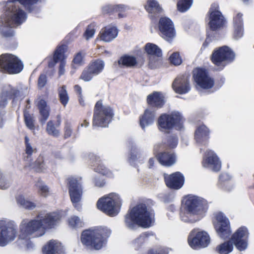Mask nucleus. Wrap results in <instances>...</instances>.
I'll return each mask as SVG.
<instances>
[{
    "label": "nucleus",
    "mask_w": 254,
    "mask_h": 254,
    "mask_svg": "<svg viewBox=\"0 0 254 254\" xmlns=\"http://www.w3.org/2000/svg\"><path fill=\"white\" fill-rule=\"evenodd\" d=\"M62 214L58 211L46 213L39 219H23L19 225L18 238L25 240L30 237H40L48 230L56 228L60 223Z\"/></svg>",
    "instance_id": "f257e3e1"
},
{
    "label": "nucleus",
    "mask_w": 254,
    "mask_h": 254,
    "mask_svg": "<svg viewBox=\"0 0 254 254\" xmlns=\"http://www.w3.org/2000/svg\"><path fill=\"white\" fill-rule=\"evenodd\" d=\"M155 221V212L151 206L145 202L137 204L125 216L126 226L133 229L138 225L142 228L151 227Z\"/></svg>",
    "instance_id": "f03ea898"
},
{
    "label": "nucleus",
    "mask_w": 254,
    "mask_h": 254,
    "mask_svg": "<svg viewBox=\"0 0 254 254\" xmlns=\"http://www.w3.org/2000/svg\"><path fill=\"white\" fill-rule=\"evenodd\" d=\"M111 231L106 228L96 227L84 230L81 233L82 245L90 250H100L106 244Z\"/></svg>",
    "instance_id": "7ed1b4c3"
},
{
    "label": "nucleus",
    "mask_w": 254,
    "mask_h": 254,
    "mask_svg": "<svg viewBox=\"0 0 254 254\" xmlns=\"http://www.w3.org/2000/svg\"><path fill=\"white\" fill-rule=\"evenodd\" d=\"M182 207L185 214L190 216H196L197 221L205 215L208 205L205 200L198 196L189 194L184 197Z\"/></svg>",
    "instance_id": "20e7f679"
},
{
    "label": "nucleus",
    "mask_w": 254,
    "mask_h": 254,
    "mask_svg": "<svg viewBox=\"0 0 254 254\" xmlns=\"http://www.w3.org/2000/svg\"><path fill=\"white\" fill-rule=\"evenodd\" d=\"M114 111L110 106L105 105L102 100L96 102L94 107L92 119L93 127H107L112 121Z\"/></svg>",
    "instance_id": "39448f33"
},
{
    "label": "nucleus",
    "mask_w": 254,
    "mask_h": 254,
    "mask_svg": "<svg viewBox=\"0 0 254 254\" xmlns=\"http://www.w3.org/2000/svg\"><path fill=\"white\" fill-rule=\"evenodd\" d=\"M96 205L99 210L113 217L118 214L122 205V200L118 194L110 193L100 198Z\"/></svg>",
    "instance_id": "423d86ee"
},
{
    "label": "nucleus",
    "mask_w": 254,
    "mask_h": 254,
    "mask_svg": "<svg viewBox=\"0 0 254 254\" xmlns=\"http://www.w3.org/2000/svg\"><path fill=\"white\" fill-rule=\"evenodd\" d=\"M185 119L178 112L161 114L158 119L159 129L161 131L170 130L173 128L180 130L184 127Z\"/></svg>",
    "instance_id": "0eeeda50"
},
{
    "label": "nucleus",
    "mask_w": 254,
    "mask_h": 254,
    "mask_svg": "<svg viewBox=\"0 0 254 254\" xmlns=\"http://www.w3.org/2000/svg\"><path fill=\"white\" fill-rule=\"evenodd\" d=\"M1 20L7 27L20 25L27 19L26 13L19 6L11 4L6 7L5 12L1 15Z\"/></svg>",
    "instance_id": "6e6552de"
},
{
    "label": "nucleus",
    "mask_w": 254,
    "mask_h": 254,
    "mask_svg": "<svg viewBox=\"0 0 254 254\" xmlns=\"http://www.w3.org/2000/svg\"><path fill=\"white\" fill-rule=\"evenodd\" d=\"M235 58L234 51L227 46L215 48L210 56L211 62L220 69H223L228 64L233 62Z\"/></svg>",
    "instance_id": "1a4fd4ad"
},
{
    "label": "nucleus",
    "mask_w": 254,
    "mask_h": 254,
    "mask_svg": "<svg viewBox=\"0 0 254 254\" xmlns=\"http://www.w3.org/2000/svg\"><path fill=\"white\" fill-rule=\"evenodd\" d=\"M23 68L22 61L15 55L5 53L0 55V71L2 73L15 74Z\"/></svg>",
    "instance_id": "9d476101"
},
{
    "label": "nucleus",
    "mask_w": 254,
    "mask_h": 254,
    "mask_svg": "<svg viewBox=\"0 0 254 254\" xmlns=\"http://www.w3.org/2000/svg\"><path fill=\"white\" fill-rule=\"evenodd\" d=\"M207 15L209 20L208 24L211 31H218L226 26V19L220 11L217 3L214 2L211 4Z\"/></svg>",
    "instance_id": "9b49d317"
},
{
    "label": "nucleus",
    "mask_w": 254,
    "mask_h": 254,
    "mask_svg": "<svg viewBox=\"0 0 254 254\" xmlns=\"http://www.w3.org/2000/svg\"><path fill=\"white\" fill-rule=\"evenodd\" d=\"M188 242L190 246L194 250L204 248L209 244L210 240L209 235L199 229H192L189 234Z\"/></svg>",
    "instance_id": "f8f14e48"
},
{
    "label": "nucleus",
    "mask_w": 254,
    "mask_h": 254,
    "mask_svg": "<svg viewBox=\"0 0 254 254\" xmlns=\"http://www.w3.org/2000/svg\"><path fill=\"white\" fill-rule=\"evenodd\" d=\"M158 34L165 40L171 42L176 36L175 26L169 17H160L157 23Z\"/></svg>",
    "instance_id": "ddd939ff"
},
{
    "label": "nucleus",
    "mask_w": 254,
    "mask_h": 254,
    "mask_svg": "<svg viewBox=\"0 0 254 254\" xmlns=\"http://www.w3.org/2000/svg\"><path fill=\"white\" fill-rule=\"evenodd\" d=\"M105 67L104 61L101 59L92 60L83 69L79 78L85 82L91 81L94 76L101 73Z\"/></svg>",
    "instance_id": "4468645a"
},
{
    "label": "nucleus",
    "mask_w": 254,
    "mask_h": 254,
    "mask_svg": "<svg viewBox=\"0 0 254 254\" xmlns=\"http://www.w3.org/2000/svg\"><path fill=\"white\" fill-rule=\"evenodd\" d=\"M214 229L218 236L223 239H226L231 235L232 231L229 220L222 213L215 215V221L213 222Z\"/></svg>",
    "instance_id": "2eb2a0df"
},
{
    "label": "nucleus",
    "mask_w": 254,
    "mask_h": 254,
    "mask_svg": "<svg viewBox=\"0 0 254 254\" xmlns=\"http://www.w3.org/2000/svg\"><path fill=\"white\" fill-rule=\"evenodd\" d=\"M192 77L196 85L202 89H209L214 86V80L205 68L196 67L194 69Z\"/></svg>",
    "instance_id": "dca6fc26"
},
{
    "label": "nucleus",
    "mask_w": 254,
    "mask_h": 254,
    "mask_svg": "<svg viewBox=\"0 0 254 254\" xmlns=\"http://www.w3.org/2000/svg\"><path fill=\"white\" fill-rule=\"evenodd\" d=\"M68 187L69 196L73 205L77 210H80L81 205L80 201L83 193L80 183L75 178H68Z\"/></svg>",
    "instance_id": "f3484780"
},
{
    "label": "nucleus",
    "mask_w": 254,
    "mask_h": 254,
    "mask_svg": "<svg viewBox=\"0 0 254 254\" xmlns=\"http://www.w3.org/2000/svg\"><path fill=\"white\" fill-rule=\"evenodd\" d=\"M17 236L16 226L10 222L0 220V246H6Z\"/></svg>",
    "instance_id": "a211bd4d"
},
{
    "label": "nucleus",
    "mask_w": 254,
    "mask_h": 254,
    "mask_svg": "<svg viewBox=\"0 0 254 254\" xmlns=\"http://www.w3.org/2000/svg\"><path fill=\"white\" fill-rule=\"evenodd\" d=\"M249 233L247 227L239 228L232 235L231 241L239 251H245L248 247Z\"/></svg>",
    "instance_id": "6ab92c4d"
},
{
    "label": "nucleus",
    "mask_w": 254,
    "mask_h": 254,
    "mask_svg": "<svg viewBox=\"0 0 254 254\" xmlns=\"http://www.w3.org/2000/svg\"><path fill=\"white\" fill-rule=\"evenodd\" d=\"M163 177L166 186L172 190L180 189L185 183L184 176L180 172H176L169 175L164 174Z\"/></svg>",
    "instance_id": "aec40b11"
},
{
    "label": "nucleus",
    "mask_w": 254,
    "mask_h": 254,
    "mask_svg": "<svg viewBox=\"0 0 254 254\" xmlns=\"http://www.w3.org/2000/svg\"><path fill=\"white\" fill-rule=\"evenodd\" d=\"M204 168H210L215 172L221 168V162L216 154L211 150L206 151L201 162Z\"/></svg>",
    "instance_id": "412c9836"
},
{
    "label": "nucleus",
    "mask_w": 254,
    "mask_h": 254,
    "mask_svg": "<svg viewBox=\"0 0 254 254\" xmlns=\"http://www.w3.org/2000/svg\"><path fill=\"white\" fill-rule=\"evenodd\" d=\"M68 49V46L66 44H62L57 46L53 55V61L56 64L60 63L59 67V75H63L64 72V67L65 65V59L66 56L65 53Z\"/></svg>",
    "instance_id": "4be33fe9"
},
{
    "label": "nucleus",
    "mask_w": 254,
    "mask_h": 254,
    "mask_svg": "<svg viewBox=\"0 0 254 254\" xmlns=\"http://www.w3.org/2000/svg\"><path fill=\"white\" fill-rule=\"evenodd\" d=\"M172 87L176 93L184 94L188 93L190 89L189 76L184 74L177 76Z\"/></svg>",
    "instance_id": "5701e85b"
},
{
    "label": "nucleus",
    "mask_w": 254,
    "mask_h": 254,
    "mask_svg": "<svg viewBox=\"0 0 254 254\" xmlns=\"http://www.w3.org/2000/svg\"><path fill=\"white\" fill-rule=\"evenodd\" d=\"M144 8L148 13V17L151 21L155 23L163 12V8L156 0H147Z\"/></svg>",
    "instance_id": "b1692460"
},
{
    "label": "nucleus",
    "mask_w": 254,
    "mask_h": 254,
    "mask_svg": "<svg viewBox=\"0 0 254 254\" xmlns=\"http://www.w3.org/2000/svg\"><path fill=\"white\" fill-rule=\"evenodd\" d=\"M146 102L153 109H160L165 104V97L160 92L153 91L147 96Z\"/></svg>",
    "instance_id": "393cba45"
},
{
    "label": "nucleus",
    "mask_w": 254,
    "mask_h": 254,
    "mask_svg": "<svg viewBox=\"0 0 254 254\" xmlns=\"http://www.w3.org/2000/svg\"><path fill=\"white\" fill-rule=\"evenodd\" d=\"M155 157L162 166L170 167L176 162V155L174 151L165 150L158 152Z\"/></svg>",
    "instance_id": "a878e982"
},
{
    "label": "nucleus",
    "mask_w": 254,
    "mask_h": 254,
    "mask_svg": "<svg viewBox=\"0 0 254 254\" xmlns=\"http://www.w3.org/2000/svg\"><path fill=\"white\" fill-rule=\"evenodd\" d=\"M91 165L94 167L95 172L106 177H111L112 175V172L107 168L102 162L100 157L94 154L89 155Z\"/></svg>",
    "instance_id": "bb28decb"
},
{
    "label": "nucleus",
    "mask_w": 254,
    "mask_h": 254,
    "mask_svg": "<svg viewBox=\"0 0 254 254\" xmlns=\"http://www.w3.org/2000/svg\"><path fill=\"white\" fill-rule=\"evenodd\" d=\"M42 252L44 254H65L63 246L57 240H51L43 247Z\"/></svg>",
    "instance_id": "cd10ccee"
},
{
    "label": "nucleus",
    "mask_w": 254,
    "mask_h": 254,
    "mask_svg": "<svg viewBox=\"0 0 254 254\" xmlns=\"http://www.w3.org/2000/svg\"><path fill=\"white\" fill-rule=\"evenodd\" d=\"M61 117L58 115L56 120H50L47 124L46 130L47 133L51 136L58 137L60 134L59 129L61 125Z\"/></svg>",
    "instance_id": "c85d7f7f"
},
{
    "label": "nucleus",
    "mask_w": 254,
    "mask_h": 254,
    "mask_svg": "<svg viewBox=\"0 0 254 254\" xmlns=\"http://www.w3.org/2000/svg\"><path fill=\"white\" fill-rule=\"evenodd\" d=\"M210 131L208 128L204 125L197 127L194 132V139L198 143H207L209 138Z\"/></svg>",
    "instance_id": "c756f323"
},
{
    "label": "nucleus",
    "mask_w": 254,
    "mask_h": 254,
    "mask_svg": "<svg viewBox=\"0 0 254 254\" xmlns=\"http://www.w3.org/2000/svg\"><path fill=\"white\" fill-rule=\"evenodd\" d=\"M36 106L40 115L39 122L42 124H45L50 116V107L48 105L47 101L43 99H39Z\"/></svg>",
    "instance_id": "7c9ffc66"
},
{
    "label": "nucleus",
    "mask_w": 254,
    "mask_h": 254,
    "mask_svg": "<svg viewBox=\"0 0 254 254\" xmlns=\"http://www.w3.org/2000/svg\"><path fill=\"white\" fill-rule=\"evenodd\" d=\"M155 118V112L150 109H146L139 117V125L144 130L146 127L152 124Z\"/></svg>",
    "instance_id": "2f4dec72"
},
{
    "label": "nucleus",
    "mask_w": 254,
    "mask_h": 254,
    "mask_svg": "<svg viewBox=\"0 0 254 254\" xmlns=\"http://www.w3.org/2000/svg\"><path fill=\"white\" fill-rule=\"evenodd\" d=\"M118 33V31L116 27L106 26L101 29L99 36L101 40L110 42L117 37Z\"/></svg>",
    "instance_id": "473e14b6"
},
{
    "label": "nucleus",
    "mask_w": 254,
    "mask_h": 254,
    "mask_svg": "<svg viewBox=\"0 0 254 254\" xmlns=\"http://www.w3.org/2000/svg\"><path fill=\"white\" fill-rule=\"evenodd\" d=\"M125 10V7L123 5H106L102 8V12L103 14L111 15L115 13H118L119 18H123L125 15L122 13Z\"/></svg>",
    "instance_id": "72a5a7b5"
},
{
    "label": "nucleus",
    "mask_w": 254,
    "mask_h": 254,
    "mask_svg": "<svg viewBox=\"0 0 254 254\" xmlns=\"http://www.w3.org/2000/svg\"><path fill=\"white\" fill-rule=\"evenodd\" d=\"M144 50L149 56V61H151V56L159 58L161 57L162 55L161 49L157 45L153 43H148L146 44ZM151 62L149 61V65L151 66Z\"/></svg>",
    "instance_id": "f704fd0d"
},
{
    "label": "nucleus",
    "mask_w": 254,
    "mask_h": 254,
    "mask_svg": "<svg viewBox=\"0 0 254 254\" xmlns=\"http://www.w3.org/2000/svg\"><path fill=\"white\" fill-rule=\"evenodd\" d=\"M118 63L121 67H132L137 65L136 58L127 54L121 56L118 60Z\"/></svg>",
    "instance_id": "c9c22d12"
},
{
    "label": "nucleus",
    "mask_w": 254,
    "mask_h": 254,
    "mask_svg": "<svg viewBox=\"0 0 254 254\" xmlns=\"http://www.w3.org/2000/svg\"><path fill=\"white\" fill-rule=\"evenodd\" d=\"M58 94L59 100L61 104L65 107L69 100V97L66 90V86L63 85L59 87L58 89Z\"/></svg>",
    "instance_id": "e433bc0d"
},
{
    "label": "nucleus",
    "mask_w": 254,
    "mask_h": 254,
    "mask_svg": "<svg viewBox=\"0 0 254 254\" xmlns=\"http://www.w3.org/2000/svg\"><path fill=\"white\" fill-rule=\"evenodd\" d=\"M178 143L177 136L175 135H169L165 140L163 142L161 146L163 148L173 149L175 148Z\"/></svg>",
    "instance_id": "4c0bfd02"
},
{
    "label": "nucleus",
    "mask_w": 254,
    "mask_h": 254,
    "mask_svg": "<svg viewBox=\"0 0 254 254\" xmlns=\"http://www.w3.org/2000/svg\"><path fill=\"white\" fill-rule=\"evenodd\" d=\"M16 199L17 203L25 209L32 210L36 206L34 202L25 199L23 195H19L16 197Z\"/></svg>",
    "instance_id": "58836bf2"
},
{
    "label": "nucleus",
    "mask_w": 254,
    "mask_h": 254,
    "mask_svg": "<svg viewBox=\"0 0 254 254\" xmlns=\"http://www.w3.org/2000/svg\"><path fill=\"white\" fill-rule=\"evenodd\" d=\"M233 250V243L231 240L221 244L216 247V251L220 254H228Z\"/></svg>",
    "instance_id": "ea45409f"
},
{
    "label": "nucleus",
    "mask_w": 254,
    "mask_h": 254,
    "mask_svg": "<svg viewBox=\"0 0 254 254\" xmlns=\"http://www.w3.org/2000/svg\"><path fill=\"white\" fill-rule=\"evenodd\" d=\"M35 186L37 188V193L41 196L47 197L49 195V188L48 186L43 184L41 179H38Z\"/></svg>",
    "instance_id": "a19ab883"
},
{
    "label": "nucleus",
    "mask_w": 254,
    "mask_h": 254,
    "mask_svg": "<svg viewBox=\"0 0 254 254\" xmlns=\"http://www.w3.org/2000/svg\"><path fill=\"white\" fill-rule=\"evenodd\" d=\"M193 0H179L177 6L178 10L184 12L187 11L191 6Z\"/></svg>",
    "instance_id": "79ce46f5"
},
{
    "label": "nucleus",
    "mask_w": 254,
    "mask_h": 254,
    "mask_svg": "<svg viewBox=\"0 0 254 254\" xmlns=\"http://www.w3.org/2000/svg\"><path fill=\"white\" fill-rule=\"evenodd\" d=\"M24 121L26 127L31 130L35 128L33 116L28 111H24L23 113Z\"/></svg>",
    "instance_id": "37998d69"
},
{
    "label": "nucleus",
    "mask_w": 254,
    "mask_h": 254,
    "mask_svg": "<svg viewBox=\"0 0 254 254\" xmlns=\"http://www.w3.org/2000/svg\"><path fill=\"white\" fill-rule=\"evenodd\" d=\"M69 226L74 229L82 228L84 226V223L76 216H73L68 220Z\"/></svg>",
    "instance_id": "c03bdc74"
},
{
    "label": "nucleus",
    "mask_w": 254,
    "mask_h": 254,
    "mask_svg": "<svg viewBox=\"0 0 254 254\" xmlns=\"http://www.w3.org/2000/svg\"><path fill=\"white\" fill-rule=\"evenodd\" d=\"M41 0H18V1L22 4L25 9L29 12H32L34 8V5Z\"/></svg>",
    "instance_id": "a18cd8bd"
},
{
    "label": "nucleus",
    "mask_w": 254,
    "mask_h": 254,
    "mask_svg": "<svg viewBox=\"0 0 254 254\" xmlns=\"http://www.w3.org/2000/svg\"><path fill=\"white\" fill-rule=\"evenodd\" d=\"M152 235L153 233L151 232H143L134 240V243L138 245H141L144 243L150 236Z\"/></svg>",
    "instance_id": "49530a36"
},
{
    "label": "nucleus",
    "mask_w": 254,
    "mask_h": 254,
    "mask_svg": "<svg viewBox=\"0 0 254 254\" xmlns=\"http://www.w3.org/2000/svg\"><path fill=\"white\" fill-rule=\"evenodd\" d=\"M170 63L174 65H179L182 63V59L179 52H174L169 57Z\"/></svg>",
    "instance_id": "de8ad7c7"
},
{
    "label": "nucleus",
    "mask_w": 254,
    "mask_h": 254,
    "mask_svg": "<svg viewBox=\"0 0 254 254\" xmlns=\"http://www.w3.org/2000/svg\"><path fill=\"white\" fill-rule=\"evenodd\" d=\"M64 139L70 137L72 134V125L68 121H66L64 123Z\"/></svg>",
    "instance_id": "09e8293b"
},
{
    "label": "nucleus",
    "mask_w": 254,
    "mask_h": 254,
    "mask_svg": "<svg viewBox=\"0 0 254 254\" xmlns=\"http://www.w3.org/2000/svg\"><path fill=\"white\" fill-rule=\"evenodd\" d=\"M74 90L76 93L79 104L84 107L85 106V101L82 94V88L79 85H75L73 87Z\"/></svg>",
    "instance_id": "8fccbe9b"
},
{
    "label": "nucleus",
    "mask_w": 254,
    "mask_h": 254,
    "mask_svg": "<svg viewBox=\"0 0 254 254\" xmlns=\"http://www.w3.org/2000/svg\"><path fill=\"white\" fill-rule=\"evenodd\" d=\"M20 92L15 88H11L9 91L6 92V97L9 99L14 100L19 96Z\"/></svg>",
    "instance_id": "3c124183"
},
{
    "label": "nucleus",
    "mask_w": 254,
    "mask_h": 254,
    "mask_svg": "<svg viewBox=\"0 0 254 254\" xmlns=\"http://www.w3.org/2000/svg\"><path fill=\"white\" fill-rule=\"evenodd\" d=\"M95 32L94 25L92 24H90L88 25L86 28V31L84 33V36L86 39H89L93 36Z\"/></svg>",
    "instance_id": "603ef678"
},
{
    "label": "nucleus",
    "mask_w": 254,
    "mask_h": 254,
    "mask_svg": "<svg viewBox=\"0 0 254 254\" xmlns=\"http://www.w3.org/2000/svg\"><path fill=\"white\" fill-rule=\"evenodd\" d=\"M47 83V77L46 74H41L38 79L37 86L39 89H42Z\"/></svg>",
    "instance_id": "864d4df0"
},
{
    "label": "nucleus",
    "mask_w": 254,
    "mask_h": 254,
    "mask_svg": "<svg viewBox=\"0 0 254 254\" xmlns=\"http://www.w3.org/2000/svg\"><path fill=\"white\" fill-rule=\"evenodd\" d=\"M84 56L82 55V53L79 52L75 55L72 60V63L75 64L80 65L83 63Z\"/></svg>",
    "instance_id": "5fc2aeb1"
},
{
    "label": "nucleus",
    "mask_w": 254,
    "mask_h": 254,
    "mask_svg": "<svg viewBox=\"0 0 254 254\" xmlns=\"http://www.w3.org/2000/svg\"><path fill=\"white\" fill-rule=\"evenodd\" d=\"M24 141H25V153L27 154V156L28 157H31L33 152V148L30 145V143L29 142V139L28 136H25L24 137Z\"/></svg>",
    "instance_id": "6e6d98bb"
},
{
    "label": "nucleus",
    "mask_w": 254,
    "mask_h": 254,
    "mask_svg": "<svg viewBox=\"0 0 254 254\" xmlns=\"http://www.w3.org/2000/svg\"><path fill=\"white\" fill-rule=\"evenodd\" d=\"M147 254H168V253L166 249L160 247L156 249H152L148 250Z\"/></svg>",
    "instance_id": "4d7b16f0"
},
{
    "label": "nucleus",
    "mask_w": 254,
    "mask_h": 254,
    "mask_svg": "<svg viewBox=\"0 0 254 254\" xmlns=\"http://www.w3.org/2000/svg\"><path fill=\"white\" fill-rule=\"evenodd\" d=\"M34 169L37 172H42L44 169V161L37 159L34 164Z\"/></svg>",
    "instance_id": "13d9d810"
},
{
    "label": "nucleus",
    "mask_w": 254,
    "mask_h": 254,
    "mask_svg": "<svg viewBox=\"0 0 254 254\" xmlns=\"http://www.w3.org/2000/svg\"><path fill=\"white\" fill-rule=\"evenodd\" d=\"M242 14L238 13L234 18V26H243Z\"/></svg>",
    "instance_id": "bf43d9fd"
},
{
    "label": "nucleus",
    "mask_w": 254,
    "mask_h": 254,
    "mask_svg": "<svg viewBox=\"0 0 254 254\" xmlns=\"http://www.w3.org/2000/svg\"><path fill=\"white\" fill-rule=\"evenodd\" d=\"M2 36L5 38H9L13 36L14 32L13 30L8 28L5 30H2L1 32Z\"/></svg>",
    "instance_id": "052dcab7"
},
{
    "label": "nucleus",
    "mask_w": 254,
    "mask_h": 254,
    "mask_svg": "<svg viewBox=\"0 0 254 254\" xmlns=\"http://www.w3.org/2000/svg\"><path fill=\"white\" fill-rule=\"evenodd\" d=\"M243 35V26H234V37L239 38Z\"/></svg>",
    "instance_id": "680f3d73"
},
{
    "label": "nucleus",
    "mask_w": 254,
    "mask_h": 254,
    "mask_svg": "<svg viewBox=\"0 0 254 254\" xmlns=\"http://www.w3.org/2000/svg\"><path fill=\"white\" fill-rule=\"evenodd\" d=\"M7 97L3 94L0 95V109H3L7 104Z\"/></svg>",
    "instance_id": "e2e57ef3"
},
{
    "label": "nucleus",
    "mask_w": 254,
    "mask_h": 254,
    "mask_svg": "<svg viewBox=\"0 0 254 254\" xmlns=\"http://www.w3.org/2000/svg\"><path fill=\"white\" fill-rule=\"evenodd\" d=\"M94 185L97 187H103L105 185V182L104 180H101L99 178H95L93 181Z\"/></svg>",
    "instance_id": "0e129e2a"
},
{
    "label": "nucleus",
    "mask_w": 254,
    "mask_h": 254,
    "mask_svg": "<svg viewBox=\"0 0 254 254\" xmlns=\"http://www.w3.org/2000/svg\"><path fill=\"white\" fill-rule=\"evenodd\" d=\"M211 39L210 37H207L205 41L203 42L202 44V46L201 47V50L203 49L204 50L206 49L208 45L211 43Z\"/></svg>",
    "instance_id": "69168bd1"
},
{
    "label": "nucleus",
    "mask_w": 254,
    "mask_h": 254,
    "mask_svg": "<svg viewBox=\"0 0 254 254\" xmlns=\"http://www.w3.org/2000/svg\"><path fill=\"white\" fill-rule=\"evenodd\" d=\"M89 123L86 120H84L82 123L80 124V126H79L77 127V130H79V127H87L89 126Z\"/></svg>",
    "instance_id": "338daca9"
},
{
    "label": "nucleus",
    "mask_w": 254,
    "mask_h": 254,
    "mask_svg": "<svg viewBox=\"0 0 254 254\" xmlns=\"http://www.w3.org/2000/svg\"><path fill=\"white\" fill-rule=\"evenodd\" d=\"M155 163V159L153 158H151L148 160V167L149 168H152L154 167Z\"/></svg>",
    "instance_id": "774afa93"
}]
</instances>
